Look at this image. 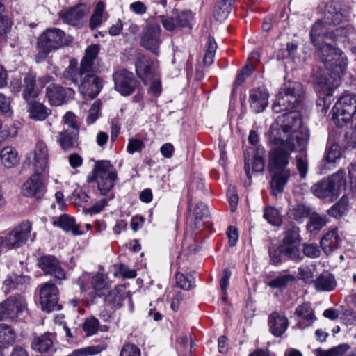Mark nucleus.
Returning <instances> with one entry per match:
<instances>
[{
    "label": "nucleus",
    "mask_w": 356,
    "mask_h": 356,
    "mask_svg": "<svg viewBox=\"0 0 356 356\" xmlns=\"http://www.w3.org/2000/svg\"><path fill=\"white\" fill-rule=\"evenodd\" d=\"M319 56L325 67L334 76L320 78L317 83L318 92L321 95L330 96L333 90L339 86L340 77L347 67V58L343 51L327 42L319 46Z\"/></svg>",
    "instance_id": "1"
},
{
    "label": "nucleus",
    "mask_w": 356,
    "mask_h": 356,
    "mask_svg": "<svg viewBox=\"0 0 356 356\" xmlns=\"http://www.w3.org/2000/svg\"><path fill=\"white\" fill-rule=\"evenodd\" d=\"M341 6L340 2L336 1H331L325 6L323 19L316 22L315 24L316 32L318 31L320 26H322V29H324L321 30L318 33V35H325L327 39L338 40L340 38L346 37L348 33L353 31V28L348 26L345 28L340 27L331 32H327L331 25L338 24L347 18L348 12L343 9Z\"/></svg>",
    "instance_id": "2"
},
{
    "label": "nucleus",
    "mask_w": 356,
    "mask_h": 356,
    "mask_svg": "<svg viewBox=\"0 0 356 356\" xmlns=\"http://www.w3.org/2000/svg\"><path fill=\"white\" fill-rule=\"evenodd\" d=\"M300 124V115L295 112L283 114L277 118L270 127V140L272 143L289 144L291 149H294L296 138L304 140L297 136L296 130Z\"/></svg>",
    "instance_id": "3"
},
{
    "label": "nucleus",
    "mask_w": 356,
    "mask_h": 356,
    "mask_svg": "<svg viewBox=\"0 0 356 356\" xmlns=\"http://www.w3.org/2000/svg\"><path fill=\"white\" fill-rule=\"evenodd\" d=\"M98 44H92L87 47L85 55L78 66L76 60H70L68 67L63 72L65 79L71 81L74 84H78L79 78L86 73L92 72L95 60L99 51Z\"/></svg>",
    "instance_id": "4"
},
{
    "label": "nucleus",
    "mask_w": 356,
    "mask_h": 356,
    "mask_svg": "<svg viewBox=\"0 0 356 356\" xmlns=\"http://www.w3.org/2000/svg\"><path fill=\"white\" fill-rule=\"evenodd\" d=\"M116 179V170L108 161H97L92 175L88 177V182H96L101 194L104 195L113 188Z\"/></svg>",
    "instance_id": "5"
},
{
    "label": "nucleus",
    "mask_w": 356,
    "mask_h": 356,
    "mask_svg": "<svg viewBox=\"0 0 356 356\" xmlns=\"http://www.w3.org/2000/svg\"><path fill=\"white\" fill-rule=\"evenodd\" d=\"M346 184V174L338 171L327 179H323L315 185L313 193L318 198L333 201L345 188Z\"/></svg>",
    "instance_id": "6"
},
{
    "label": "nucleus",
    "mask_w": 356,
    "mask_h": 356,
    "mask_svg": "<svg viewBox=\"0 0 356 356\" xmlns=\"http://www.w3.org/2000/svg\"><path fill=\"white\" fill-rule=\"evenodd\" d=\"M276 147L269 152L268 168L269 171L287 169L290 154L294 151H302L305 148L307 141L300 140L296 138V144H294V149H291L289 144L273 143Z\"/></svg>",
    "instance_id": "7"
},
{
    "label": "nucleus",
    "mask_w": 356,
    "mask_h": 356,
    "mask_svg": "<svg viewBox=\"0 0 356 356\" xmlns=\"http://www.w3.org/2000/svg\"><path fill=\"white\" fill-rule=\"evenodd\" d=\"M31 231L29 221L22 222L12 231L0 236V254L3 249H17L26 243Z\"/></svg>",
    "instance_id": "8"
},
{
    "label": "nucleus",
    "mask_w": 356,
    "mask_h": 356,
    "mask_svg": "<svg viewBox=\"0 0 356 356\" xmlns=\"http://www.w3.org/2000/svg\"><path fill=\"white\" fill-rule=\"evenodd\" d=\"M332 112V118L337 125L343 127L356 113V96L350 94L341 96L335 103Z\"/></svg>",
    "instance_id": "9"
},
{
    "label": "nucleus",
    "mask_w": 356,
    "mask_h": 356,
    "mask_svg": "<svg viewBox=\"0 0 356 356\" xmlns=\"http://www.w3.org/2000/svg\"><path fill=\"white\" fill-rule=\"evenodd\" d=\"M64 33L56 28L47 29L40 35L38 40V56L44 58L47 54L54 49H56L63 44Z\"/></svg>",
    "instance_id": "10"
},
{
    "label": "nucleus",
    "mask_w": 356,
    "mask_h": 356,
    "mask_svg": "<svg viewBox=\"0 0 356 356\" xmlns=\"http://www.w3.org/2000/svg\"><path fill=\"white\" fill-rule=\"evenodd\" d=\"M26 309V300L23 296H11L0 303V321L14 320Z\"/></svg>",
    "instance_id": "11"
},
{
    "label": "nucleus",
    "mask_w": 356,
    "mask_h": 356,
    "mask_svg": "<svg viewBox=\"0 0 356 356\" xmlns=\"http://www.w3.org/2000/svg\"><path fill=\"white\" fill-rule=\"evenodd\" d=\"M26 161L32 165L35 172L43 173L49 168V150L47 144L38 141L35 149L26 154Z\"/></svg>",
    "instance_id": "12"
},
{
    "label": "nucleus",
    "mask_w": 356,
    "mask_h": 356,
    "mask_svg": "<svg viewBox=\"0 0 356 356\" xmlns=\"http://www.w3.org/2000/svg\"><path fill=\"white\" fill-rule=\"evenodd\" d=\"M79 91L85 99L95 98L103 87L102 79L96 74L89 72L82 75L79 80Z\"/></svg>",
    "instance_id": "13"
},
{
    "label": "nucleus",
    "mask_w": 356,
    "mask_h": 356,
    "mask_svg": "<svg viewBox=\"0 0 356 356\" xmlns=\"http://www.w3.org/2000/svg\"><path fill=\"white\" fill-rule=\"evenodd\" d=\"M39 295L42 310L50 312L61 309V306L58 304V289L54 283L48 282L42 284L40 288Z\"/></svg>",
    "instance_id": "14"
},
{
    "label": "nucleus",
    "mask_w": 356,
    "mask_h": 356,
    "mask_svg": "<svg viewBox=\"0 0 356 356\" xmlns=\"http://www.w3.org/2000/svg\"><path fill=\"white\" fill-rule=\"evenodd\" d=\"M113 79L115 90L123 96H129L132 94L138 84L134 74L125 69H121L114 72Z\"/></svg>",
    "instance_id": "15"
},
{
    "label": "nucleus",
    "mask_w": 356,
    "mask_h": 356,
    "mask_svg": "<svg viewBox=\"0 0 356 356\" xmlns=\"http://www.w3.org/2000/svg\"><path fill=\"white\" fill-rule=\"evenodd\" d=\"M298 103V97L293 88L289 87L281 88L272 108L274 112L279 113L285 111L293 109Z\"/></svg>",
    "instance_id": "16"
},
{
    "label": "nucleus",
    "mask_w": 356,
    "mask_h": 356,
    "mask_svg": "<svg viewBox=\"0 0 356 356\" xmlns=\"http://www.w3.org/2000/svg\"><path fill=\"white\" fill-rule=\"evenodd\" d=\"M161 29L158 24L147 25L143 31L140 44L145 49L158 55L159 48L161 43Z\"/></svg>",
    "instance_id": "17"
},
{
    "label": "nucleus",
    "mask_w": 356,
    "mask_h": 356,
    "mask_svg": "<svg viewBox=\"0 0 356 356\" xmlns=\"http://www.w3.org/2000/svg\"><path fill=\"white\" fill-rule=\"evenodd\" d=\"M74 95V91L72 88H65L55 83H51L46 88V97L53 106H60Z\"/></svg>",
    "instance_id": "18"
},
{
    "label": "nucleus",
    "mask_w": 356,
    "mask_h": 356,
    "mask_svg": "<svg viewBox=\"0 0 356 356\" xmlns=\"http://www.w3.org/2000/svg\"><path fill=\"white\" fill-rule=\"evenodd\" d=\"M38 266L46 274L53 275L57 280H63L66 278L64 270L54 256L41 257L38 261Z\"/></svg>",
    "instance_id": "19"
},
{
    "label": "nucleus",
    "mask_w": 356,
    "mask_h": 356,
    "mask_svg": "<svg viewBox=\"0 0 356 356\" xmlns=\"http://www.w3.org/2000/svg\"><path fill=\"white\" fill-rule=\"evenodd\" d=\"M40 172H35L22 185V193L26 197L40 198L44 193V185Z\"/></svg>",
    "instance_id": "20"
},
{
    "label": "nucleus",
    "mask_w": 356,
    "mask_h": 356,
    "mask_svg": "<svg viewBox=\"0 0 356 356\" xmlns=\"http://www.w3.org/2000/svg\"><path fill=\"white\" fill-rule=\"evenodd\" d=\"M89 11V6L86 4H80L69 10L60 12L59 16L65 22L75 26L88 15Z\"/></svg>",
    "instance_id": "21"
},
{
    "label": "nucleus",
    "mask_w": 356,
    "mask_h": 356,
    "mask_svg": "<svg viewBox=\"0 0 356 356\" xmlns=\"http://www.w3.org/2000/svg\"><path fill=\"white\" fill-rule=\"evenodd\" d=\"M270 172L271 174L270 186L272 193L276 196L283 191L284 187L290 177V171L288 169H282L270 171Z\"/></svg>",
    "instance_id": "22"
},
{
    "label": "nucleus",
    "mask_w": 356,
    "mask_h": 356,
    "mask_svg": "<svg viewBox=\"0 0 356 356\" xmlns=\"http://www.w3.org/2000/svg\"><path fill=\"white\" fill-rule=\"evenodd\" d=\"M268 104V94L265 89L258 88L250 95V108L257 113L262 112Z\"/></svg>",
    "instance_id": "23"
},
{
    "label": "nucleus",
    "mask_w": 356,
    "mask_h": 356,
    "mask_svg": "<svg viewBox=\"0 0 356 356\" xmlns=\"http://www.w3.org/2000/svg\"><path fill=\"white\" fill-rule=\"evenodd\" d=\"M155 69L154 63L145 57L140 58L136 65V70L138 76L140 77L145 83L154 77Z\"/></svg>",
    "instance_id": "24"
},
{
    "label": "nucleus",
    "mask_w": 356,
    "mask_h": 356,
    "mask_svg": "<svg viewBox=\"0 0 356 356\" xmlns=\"http://www.w3.org/2000/svg\"><path fill=\"white\" fill-rule=\"evenodd\" d=\"M341 238L339 237L337 229L327 232L321 240V247L326 254H329L339 248Z\"/></svg>",
    "instance_id": "25"
},
{
    "label": "nucleus",
    "mask_w": 356,
    "mask_h": 356,
    "mask_svg": "<svg viewBox=\"0 0 356 356\" xmlns=\"http://www.w3.org/2000/svg\"><path fill=\"white\" fill-rule=\"evenodd\" d=\"M259 54L257 51H254L251 54L248 58V63L245 67L238 73L236 79L234 82V87L236 88L241 86L245 79L250 76L253 72L255 63L259 61Z\"/></svg>",
    "instance_id": "26"
},
{
    "label": "nucleus",
    "mask_w": 356,
    "mask_h": 356,
    "mask_svg": "<svg viewBox=\"0 0 356 356\" xmlns=\"http://www.w3.org/2000/svg\"><path fill=\"white\" fill-rule=\"evenodd\" d=\"M268 324L270 331L275 337H280L286 330L288 319L277 312H273L269 316Z\"/></svg>",
    "instance_id": "27"
},
{
    "label": "nucleus",
    "mask_w": 356,
    "mask_h": 356,
    "mask_svg": "<svg viewBox=\"0 0 356 356\" xmlns=\"http://www.w3.org/2000/svg\"><path fill=\"white\" fill-rule=\"evenodd\" d=\"M22 87V96L26 101L35 99L39 95L40 89L36 85L35 76L31 74L25 76Z\"/></svg>",
    "instance_id": "28"
},
{
    "label": "nucleus",
    "mask_w": 356,
    "mask_h": 356,
    "mask_svg": "<svg viewBox=\"0 0 356 356\" xmlns=\"http://www.w3.org/2000/svg\"><path fill=\"white\" fill-rule=\"evenodd\" d=\"M52 334H44L34 339L32 348L41 353H49L54 351Z\"/></svg>",
    "instance_id": "29"
},
{
    "label": "nucleus",
    "mask_w": 356,
    "mask_h": 356,
    "mask_svg": "<svg viewBox=\"0 0 356 356\" xmlns=\"http://www.w3.org/2000/svg\"><path fill=\"white\" fill-rule=\"evenodd\" d=\"M0 159L2 165L8 169L15 167L19 163L17 151L10 146L5 147L1 150Z\"/></svg>",
    "instance_id": "30"
},
{
    "label": "nucleus",
    "mask_w": 356,
    "mask_h": 356,
    "mask_svg": "<svg viewBox=\"0 0 356 356\" xmlns=\"http://www.w3.org/2000/svg\"><path fill=\"white\" fill-rule=\"evenodd\" d=\"M29 282V277L25 275H13L3 282V288L6 291L14 289L22 290Z\"/></svg>",
    "instance_id": "31"
},
{
    "label": "nucleus",
    "mask_w": 356,
    "mask_h": 356,
    "mask_svg": "<svg viewBox=\"0 0 356 356\" xmlns=\"http://www.w3.org/2000/svg\"><path fill=\"white\" fill-rule=\"evenodd\" d=\"M315 288L318 291H330L337 286L334 277L330 273L321 274L314 282Z\"/></svg>",
    "instance_id": "32"
},
{
    "label": "nucleus",
    "mask_w": 356,
    "mask_h": 356,
    "mask_svg": "<svg viewBox=\"0 0 356 356\" xmlns=\"http://www.w3.org/2000/svg\"><path fill=\"white\" fill-rule=\"evenodd\" d=\"M54 225H58L65 232H72L74 235H81L83 232L79 231V225L75 223V220L65 214L61 215L58 220L54 221Z\"/></svg>",
    "instance_id": "33"
},
{
    "label": "nucleus",
    "mask_w": 356,
    "mask_h": 356,
    "mask_svg": "<svg viewBox=\"0 0 356 356\" xmlns=\"http://www.w3.org/2000/svg\"><path fill=\"white\" fill-rule=\"evenodd\" d=\"M77 134L78 131L69 133L67 131L59 133L58 142L63 150L69 151L77 146Z\"/></svg>",
    "instance_id": "34"
},
{
    "label": "nucleus",
    "mask_w": 356,
    "mask_h": 356,
    "mask_svg": "<svg viewBox=\"0 0 356 356\" xmlns=\"http://www.w3.org/2000/svg\"><path fill=\"white\" fill-rule=\"evenodd\" d=\"M123 291L124 287L122 286H118L113 291H109L105 298L106 303L111 305L114 309L122 307L124 300Z\"/></svg>",
    "instance_id": "35"
},
{
    "label": "nucleus",
    "mask_w": 356,
    "mask_h": 356,
    "mask_svg": "<svg viewBox=\"0 0 356 356\" xmlns=\"http://www.w3.org/2000/svg\"><path fill=\"white\" fill-rule=\"evenodd\" d=\"M15 340V333L13 329L4 323L0 324V347L8 348Z\"/></svg>",
    "instance_id": "36"
},
{
    "label": "nucleus",
    "mask_w": 356,
    "mask_h": 356,
    "mask_svg": "<svg viewBox=\"0 0 356 356\" xmlns=\"http://www.w3.org/2000/svg\"><path fill=\"white\" fill-rule=\"evenodd\" d=\"M106 349V344L92 345L74 350L67 356H92Z\"/></svg>",
    "instance_id": "37"
},
{
    "label": "nucleus",
    "mask_w": 356,
    "mask_h": 356,
    "mask_svg": "<svg viewBox=\"0 0 356 356\" xmlns=\"http://www.w3.org/2000/svg\"><path fill=\"white\" fill-rule=\"evenodd\" d=\"M29 111L30 118L35 120H44L49 115L47 108L38 102L32 104L29 108Z\"/></svg>",
    "instance_id": "38"
},
{
    "label": "nucleus",
    "mask_w": 356,
    "mask_h": 356,
    "mask_svg": "<svg viewBox=\"0 0 356 356\" xmlns=\"http://www.w3.org/2000/svg\"><path fill=\"white\" fill-rule=\"evenodd\" d=\"M92 286L97 296H106L109 289V285L106 282L103 274H97L92 279Z\"/></svg>",
    "instance_id": "39"
},
{
    "label": "nucleus",
    "mask_w": 356,
    "mask_h": 356,
    "mask_svg": "<svg viewBox=\"0 0 356 356\" xmlns=\"http://www.w3.org/2000/svg\"><path fill=\"white\" fill-rule=\"evenodd\" d=\"M105 9V4L102 1H99L95 7L93 14L89 21V26L94 30L102 23L103 13Z\"/></svg>",
    "instance_id": "40"
},
{
    "label": "nucleus",
    "mask_w": 356,
    "mask_h": 356,
    "mask_svg": "<svg viewBox=\"0 0 356 356\" xmlns=\"http://www.w3.org/2000/svg\"><path fill=\"white\" fill-rule=\"evenodd\" d=\"M291 215L296 220H302L305 218H309L307 225L309 227L312 224V217L310 216V209L304 204H298L291 211Z\"/></svg>",
    "instance_id": "41"
},
{
    "label": "nucleus",
    "mask_w": 356,
    "mask_h": 356,
    "mask_svg": "<svg viewBox=\"0 0 356 356\" xmlns=\"http://www.w3.org/2000/svg\"><path fill=\"white\" fill-rule=\"evenodd\" d=\"M232 6L229 3L219 1L215 7L213 15L217 20L222 21L225 19L229 15Z\"/></svg>",
    "instance_id": "42"
},
{
    "label": "nucleus",
    "mask_w": 356,
    "mask_h": 356,
    "mask_svg": "<svg viewBox=\"0 0 356 356\" xmlns=\"http://www.w3.org/2000/svg\"><path fill=\"white\" fill-rule=\"evenodd\" d=\"M295 276L289 274H284L277 276L273 280L270 281L268 286L272 288H283L295 281Z\"/></svg>",
    "instance_id": "43"
},
{
    "label": "nucleus",
    "mask_w": 356,
    "mask_h": 356,
    "mask_svg": "<svg viewBox=\"0 0 356 356\" xmlns=\"http://www.w3.org/2000/svg\"><path fill=\"white\" fill-rule=\"evenodd\" d=\"M264 218L271 225L278 226L282 223L279 211L274 207H268L264 210Z\"/></svg>",
    "instance_id": "44"
},
{
    "label": "nucleus",
    "mask_w": 356,
    "mask_h": 356,
    "mask_svg": "<svg viewBox=\"0 0 356 356\" xmlns=\"http://www.w3.org/2000/svg\"><path fill=\"white\" fill-rule=\"evenodd\" d=\"M348 202V198L344 196L342 197L340 200L329 210L330 215L334 218H340L342 216L347 210Z\"/></svg>",
    "instance_id": "45"
},
{
    "label": "nucleus",
    "mask_w": 356,
    "mask_h": 356,
    "mask_svg": "<svg viewBox=\"0 0 356 356\" xmlns=\"http://www.w3.org/2000/svg\"><path fill=\"white\" fill-rule=\"evenodd\" d=\"M300 244H282L280 252L292 259H301V252L298 248Z\"/></svg>",
    "instance_id": "46"
},
{
    "label": "nucleus",
    "mask_w": 356,
    "mask_h": 356,
    "mask_svg": "<svg viewBox=\"0 0 356 356\" xmlns=\"http://www.w3.org/2000/svg\"><path fill=\"white\" fill-rule=\"evenodd\" d=\"M175 280L177 285L184 290H190L193 286L194 278L191 275L188 276L179 272L175 275Z\"/></svg>",
    "instance_id": "47"
},
{
    "label": "nucleus",
    "mask_w": 356,
    "mask_h": 356,
    "mask_svg": "<svg viewBox=\"0 0 356 356\" xmlns=\"http://www.w3.org/2000/svg\"><path fill=\"white\" fill-rule=\"evenodd\" d=\"M193 214L195 218V227L199 228L200 225H198L200 221L207 218L209 216V211L207 206L203 202H198L193 211Z\"/></svg>",
    "instance_id": "48"
},
{
    "label": "nucleus",
    "mask_w": 356,
    "mask_h": 356,
    "mask_svg": "<svg viewBox=\"0 0 356 356\" xmlns=\"http://www.w3.org/2000/svg\"><path fill=\"white\" fill-rule=\"evenodd\" d=\"M99 321L95 317L87 318L83 324V330L86 333L87 336L95 334L99 327Z\"/></svg>",
    "instance_id": "49"
},
{
    "label": "nucleus",
    "mask_w": 356,
    "mask_h": 356,
    "mask_svg": "<svg viewBox=\"0 0 356 356\" xmlns=\"http://www.w3.org/2000/svg\"><path fill=\"white\" fill-rule=\"evenodd\" d=\"M296 314L302 320L307 321L309 323L306 326H309L312 318V307L310 303L307 302L299 306L296 310Z\"/></svg>",
    "instance_id": "50"
},
{
    "label": "nucleus",
    "mask_w": 356,
    "mask_h": 356,
    "mask_svg": "<svg viewBox=\"0 0 356 356\" xmlns=\"http://www.w3.org/2000/svg\"><path fill=\"white\" fill-rule=\"evenodd\" d=\"M300 242L299 229L297 227H293L286 232L282 244H300Z\"/></svg>",
    "instance_id": "51"
},
{
    "label": "nucleus",
    "mask_w": 356,
    "mask_h": 356,
    "mask_svg": "<svg viewBox=\"0 0 356 356\" xmlns=\"http://www.w3.org/2000/svg\"><path fill=\"white\" fill-rule=\"evenodd\" d=\"M341 156V149L337 143H333L329 147L326 159L329 163L335 162L337 159H339Z\"/></svg>",
    "instance_id": "52"
},
{
    "label": "nucleus",
    "mask_w": 356,
    "mask_h": 356,
    "mask_svg": "<svg viewBox=\"0 0 356 356\" xmlns=\"http://www.w3.org/2000/svg\"><path fill=\"white\" fill-rule=\"evenodd\" d=\"M145 148V143L138 138H130L128 141L127 151L132 154L135 152H140Z\"/></svg>",
    "instance_id": "53"
},
{
    "label": "nucleus",
    "mask_w": 356,
    "mask_h": 356,
    "mask_svg": "<svg viewBox=\"0 0 356 356\" xmlns=\"http://www.w3.org/2000/svg\"><path fill=\"white\" fill-rule=\"evenodd\" d=\"M102 105L99 99L96 100L89 110V114L87 118L88 124L94 123L99 117V112Z\"/></svg>",
    "instance_id": "54"
},
{
    "label": "nucleus",
    "mask_w": 356,
    "mask_h": 356,
    "mask_svg": "<svg viewBox=\"0 0 356 356\" xmlns=\"http://www.w3.org/2000/svg\"><path fill=\"white\" fill-rule=\"evenodd\" d=\"M176 22L179 27L188 26L189 22L193 18V15L191 11H184L177 14Z\"/></svg>",
    "instance_id": "55"
},
{
    "label": "nucleus",
    "mask_w": 356,
    "mask_h": 356,
    "mask_svg": "<svg viewBox=\"0 0 356 356\" xmlns=\"http://www.w3.org/2000/svg\"><path fill=\"white\" fill-rule=\"evenodd\" d=\"M120 356H140V350L134 344L127 343L123 346Z\"/></svg>",
    "instance_id": "56"
},
{
    "label": "nucleus",
    "mask_w": 356,
    "mask_h": 356,
    "mask_svg": "<svg viewBox=\"0 0 356 356\" xmlns=\"http://www.w3.org/2000/svg\"><path fill=\"white\" fill-rule=\"evenodd\" d=\"M327 223V218L325 216L313 213V230L319 231Z\"/></svg>",
    "instance_id": "57"
},
{
    "label": "nucleus",
    "mask_w": 356,
    "mask_h": 356,
    "mask_svg": "<svg viewBox=\"0 0 356 356\" xmlns=\"http://www.w3.org/2000/svg\"><path fill=\"white\" fill-rule=\"evenodd\" d=\"M265 166V162L262 156L259 154H256L254 156V160L252 162V171L255 172H261L264 171Z\"/></svg>",
    "instance_id": "58"
},
{
    "label": "nucleus",
    "mask_w": 356,
    "mask_h": 356,
    "mask_svg": "<svg viewBox=\"0 0 356 356\" xmlns=\"http://www.w3.org/2000/svg\"><path fill=\"white\" fill-rule=\"evenodd\" d=\"M161 22L163 27L169 31H174L175 29L179 27L177 22H176V17H162Z\"/></svg>",
    "instance_id": "59"
},
{
    "label": "nucleus",
    "mask_w": 356,
    "mask_h": 356,
    "mask_svg": "<svg viewBox=\"0 0 356 356\" xmlns=\"http://www.w3.org/2000/svg\"><path fill=\"white\" fill-rule=\"evenodd\" d=\"M130 10L136 15H142L147 12L145 4L140 1L133 2L129 6Z\"/></svg>",
    "instance_id": "60"
},
{
    "label": "nucleus",
    "mask_w": 356,
    "mask_h": 356,
    "mask_svg": "<svg viewBox=\"0 0 356 356\" xmlns=\"http://www.w3.org/2000/svg\"><path fill=\"white\" fill-rule=\"evenodd\" d=\"M107 201L106 199L101 200L99 202L93 205L90 208L84 209L86 213L95 214L99 213L103 208L106 205Z\"/></svg>",
    "instance_id": "61"
},
{
    "label": "nucleus",
    "mask_w": 356,
    "mask_h": 356,
    "mask_svg": "<svg viewBox=\"0 0 356 356\" xmlns=\"http://www.w3.org/2000/svg\"><path fill=\"white\" fill-rule=\"evenodd\" d=\"M231 271L228 268H225L223 270L222 277L220 281V286L222 291V293H225L227 291V287L229 286V280L231 277Z\"/></svg>",
    "instance_id": "62"
},
{
    "label": "nucleus",
    "mask_w": 356,
    "mask_h": 356,
    "mask_svg": "<svg viewBox=\"0 0 356 356\" xmlns=\"http://www.w3.org/2000/svg\"><path fill=\"white\" fill-rule=\"evenodd\" d=\"M75 118L76 116L72 112H67L63 117V122L70 127L73 128L75 131H78V126Z\"/></svg>",
    "instance_id": "63"
},
{
    "label": "nucleus",
    "mask_w": 356,
    "mask_h": 356,
    "mask_svg": "<svg viewBox=\"0 0 356 356\" xmlns=\"http://www.w3.org/2000/svg\"><path fill=\"white\" fill-rule=\"evenodd\" d=\"M227 236L229 238V245L234 246L238 239V233L237 229L235 227H229L227 231Z\"/></svg>",
    "instance_id": "64"
}]
</instances>
